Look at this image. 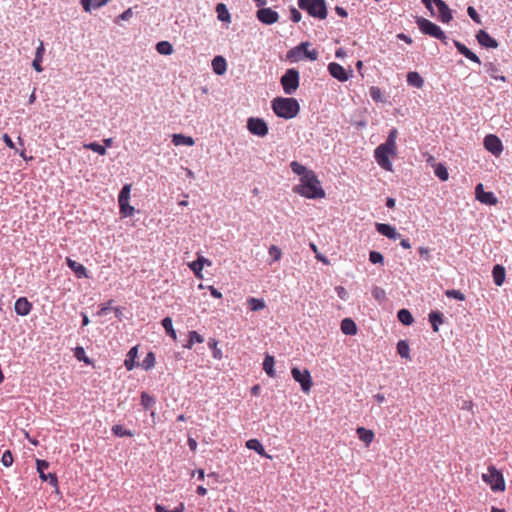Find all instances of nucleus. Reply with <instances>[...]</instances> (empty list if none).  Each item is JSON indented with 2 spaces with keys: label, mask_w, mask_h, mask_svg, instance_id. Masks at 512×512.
Returning <instances> with one entry per match:
<instances>
[{
  "label": "nucleus",
  "mask_w": 512,
  "mask_h": 512,
  "mask_svg": "<svg viewBox=\"0 0 512 512\" xmlns=\"http://www.w3.org/2000/svg\"><path fill=\"white\" fill-rule=\"evenodd\" d=\"M429 321L432 325L433 331L438 332L439 325L443 324V322H444L443 314L439 311H432L429 314Z\"/></svg>",
  "instance_id": "29"
},
{
  "label": "nucleus",
  "mask_w": 512,
  "mask_h": 512,
  "mask_svg": "<svg viewBox=\"0 0 512 512\" xmlns=\"http://www.w3.org/2000/svg\"><path fill=\"white\" fill-rule=\"evenodd\" d=\"M341 331L345 335H355L357 333L356 323L351 318H345L341 321Z\"/></svg>",
  "instance_id": "26"
},
{
  "label": "nucleus",
  "mask_w": 512,
  "mask_h": 512,
  "mask_svg": "<svg viewBox=\"0 0 512 512\" xmlns=\"http://www.w3.org/2000/svg\"><path fill=\"white\" fill-rule=\"evenodd\" d=\"M15 312L20 316L28 315L32 310V303L26 297H20L14 304Z\"/></svg>",
  "instance_id": "17"
},
{
  "label": "nucleus",
  "mask_w": 512,
  "mask_h": 512,
  "mask_svg": "<svg viewBox=\"0 0 512 512\" xmlns=\"http://www.w3.org/2000/svg\"><path fill=\"white\" fill-rule=\"evenodd\" d=\"M162 326L165 329L166 333L173 339L176 340V332L173 328L172 319L170 317H165L162 320Z\"/></svg>",
  "instance_id": "41"
},
{
  "label": "nucleus",
  "mask_w": 512,
  "mask_h": 512,
  "mask_svg": "<svg viewBox=\"0 0 512 512\" xmlns=\"http://www.w3.org/2000/svg\"><path fill=\"white\" fill-rule=\"evenodd\" d=\"M112 430L117 436H125L128 434L127 430L122 425H115L113 426Z\"/></svg>",
  "instance_id": "62"
},
{
  "label": "nucleus",
  "mask_w": 512,
  "mask_h": 512,
  "mask_svg": "<svg viewBox=\"0 0 512 512\" xmlns=\"http://www.w3.org/2000/svg\"><path fill=\"white\" fill-rule=\"evenodd\" d=\"M419 255L426 261L431 259L430 249L424 246L419 247L418 249Z\"/></svg>",
  "instance_id": "60"
},
{
  "label": "nucleus",
  "mask_w": 512,
  "mask_h": 512,
  "mask_svg": "<svg viewBox=\"0 0 512 512\" xmlns=\"http://www.w3.org/2000/svg\"><path fill=\"white\" fill-rule=\"evenodd\" d=\"M272 109L278 117L292 119L298 115L300 106L295 98L277 97L272 101Z\"/></svg>",
  "instance_id": "3"
},
{
  "label": "nucleus",
  "mask_w": 512,
  "mask_h": 512,
  "mask_svg": "<svg viewBox=\"0 0 512 512\" xmlns=\"http://www.w3.org/2000/svg\"><path fill=\"white\" fill-rule=\"evenodd\" d=\"M370 96L374 101H381L382 100V91L379 87L372 86L370 88Z\"/></svg>",
  "instance_id": "54"
},
{
  "label": "nucleus",
  "mask_w": 512,
  "mask_h": 512,
  "mask_svg": "<svg viewBox=\"0 0 512 512\" xmlns=\"http://www.w3.org/2000/svg\"><path fill=\"white\" fill-rule=\"evenodd\" d=\"M256 16L260 22L266 25L274 24L279 19V14L271 8H261L257 11Z\"/></svg>",
  "instance_id": "12"
},
{
  "label": "nucleus",
  "mask_w": 512,
  "mask_h": 512,
  "mask_svg": "<svg viewBox=\"0 0 512 512\" xmlns=\"http://www.w3.org/2000/svg\"><path fill=\"white\" fill-rule=\"evenodd\" d=\"M247 304L251 311H260L266 307V303L263 299L250 297L247 299Z\"/></svg>",
  "instance_id": "36"
},
{
  "label": "nucleus",
  "mask_w": 512,
  "mask_h": 512,
  "mask_svg": "<svg viewBox=\"0 0 512 512\" xmlns=\"http://www.w3.org/2000/svg\"><path fill=\"white\" fill-rule=\"evenodd\" d=\"M44 53H45L44 43H43V41L39 40V46L36 48L35 58L32 62L33 68L35 69V71H37L39 73L43 71V67H42L41 63L43 61Z\"/></svg>",
  "instance_id": "20"
},
{
  "label": "nucleus",
  "mask_w": 512,
  "mask_h": 512,
  "mask_svg": "<svg viewBox=\"0 0 512 512\" xmlns=\"http://www.w3.org/2000/svg\"><path fill=\"white\" fill-rule=\"evenodd\" d=\"M336 292H337V295L342 299V300H346L347 298V291L345 290L344 287L342 286H337L335 288Z\"/></svg>",
  "instance_id": "64"
},
{
  "label": "nucleus",
  "mask_w": 512,
  "mask_h": 512,
  "mask_svg": "<svg viewBox=\"0 0 512 512\" xmlns=\"http://www.w3.org/2000/svg\"><path fill=\"white\" fill-rule=\"evenodd\" d=\"M373 298L379 303H383L386 300V292L379 286H373L371 290Z\"/></svg>",
  "instance_id": "43"
},
{
  "label": "nucleus",
  "mask_w": 512,
  "mask_h": 512,
  "mask_svg": "<svg viewBox=\"0 0 512 512\" xmlns=\"http://www.w3.org/2000/svg\"><path fill=\"white\" fill-rule=\"evenodd\" d=\"M184 509H185L184 503H182V502L172 511L167 510L165 507H163L159 504H157L155 507L156 512H184Z\"/></svg>",
  "instance_id": "53"
},
{
  "label": "nucleus",
  "mask_w": 512,
  "mask_h": 512,
  "mask_svg": "<svg viewBox=\"0 0 512 512\" xmlns=\"http://www.w3.org/2000/svg\"><path fill=\"white\" fill-rule=\"evenodd\" d=\"M137 352H138V346H134L130 349V370H132L136 363L138 362L137 359Z\"/></svg>",
  "instance_id": "56"
},
{
  "label": "nucleus",
  "mask_w": 512,
  "mask_h": 512,
  "mask_svg": "<svg viewBox=\"0 0 512 512\" xmlns=\"http://www.w3.org/2000/svg\"><path fill=\"white\" fill-rule=\"evenodd\" d=\"M290 167L295 174L301 177L300 184L293 188L295 193L308 199H321L325 197V191L321 187V183L314 171L307 169L297 161H292Z\"/></svg>",
  "instance_id": "1"
},
{
  "label": "nucleus",
  "mask_w": 512,
  "mask_h": 512,
  "mask_svg": "<svg viewBox=\"0 0 512 512\" xmlns=\"http://www.w3.org/2000/svg\"><path fill=\"white\" fill-rule=\"evenodd\" d=\"M407 83L410 86H413L416 88H422L424 85V79L418 72L411 71L407 74Z\"/></svg>",
  "instance_id": "28"
},
{
  "label": "nucleus",
  "mask_w": 512,
  "mask_h": 512,
  "mask_svg": "<svg viewBox=\"0 0 512 512\" xmlns=\"http://www.w3.org/2000/svg\"><path fill=\"white\" fill-rule=\"evenodd\" d=\"M212 69L217 75H223L227 70V63L224 57L216 56L212 60Z\"/></svg>",
  "instance_id": "25"
},
{
  "label": "nucleus",
  "mask_w": 512,
  "mask_h": 512,
  "mask_svg": "<svg viewBox=\"0 0 512 512\" xmlns=\"http://www.w3.org/2000/svg\"><path fill=\"white\" fill-rule=\"evenodd\" d=\"M67 266L75 273L77 278H87V269L79 262L66 258Z\"/></svg>",
  "instance_id": "19"
},
{
  "label": "nucleus",
  "mask_w": 512,
  "mask_h": 512,
  "mask_svg": "<svg viewBox=\"0 0 512 512\" xmlns=\"http://www.w3.org/2000/svg\"><path fill=\"white\" fill-rule=\"evenodd\" d=\"M172 143L175 146H180V145L193 146L195 144V141L190 136H185L183 134H174L172 137Z\"/></svg>",
  "instance_id": "30"
},
{
  "label": "nucleus",
  "mask_w": 512,
  "mask_h": 512,
  "mask_svg": "<svg viewBox=\"0 0 512 512\" xmlns=\"http://www.w3.org/2000/svg\"><path fill=\"white\" fill-rule=\"evenodd\" d=\"M478 43L486 48H497L498 42L492 38L485 30H479L476 34Z\"/></svg>",
  "instance_id": "16"
},
{
  "label": "nucleus",
  "mask_w": 512,
  "mask_h": 512,
  "mask_svg": "<svg viewBox=\"0 0 512 512\" xmlns=\"http://www.w3.org/2000/svg\"><path fill=\"white\" fill-rule=\"evenodd\" d=\"M155 404V400L152 396H150L148 393L143 392L141 394V405L145 410L150 409Z\"/></svg>",
  "instance_id": "45"
},
{
  "label": "nucleus",
  "mask_w": 512,
  "mask_h": 512,
  "mask_svg": "<svg viewBox=\"0 0 512 512\" xmlns=\"http://www.w3.org/2000/svg\"><path fill=\"white\" fill-rule=\"evenodd\" d=\"M216 13H217V18L222 21V22H226V23H230L231 22V15L226 7L225 4L223 3H219L217 4L216 6Z\"/></svg>",
  "instance_id": "32"
},
{
  "label": "nucleus",
  "mask_w": 512,
  "mask_h": 512,
  "mask_svg": "<svg viewBox=\"0 0 512 512\" xmlns=\"http://www.w3.org/2000/svg\"><path fill=\"white\" fill-rule=\"evenodd\" d=\"M290 18L293 22L298 23V22H300L302 16H301V13L296 8H292Z\"/></svg>",
  "instance_id": "63"
},
{
  "label": "nucleus",
  "mask_w": 512,
  "mask_h": 512,
  "mask_svg": "<svg viewBox=\"0 0 512 512\" xmlns=\"http://www.w3.org/2000/svg\"><path fill=\"white\" fill-rule=\"evenodd\" d=\"M269 255L272 257L273 261H278L280 260L281 256H282V251L279 247H277L276 245H271L269 247Z\"/></svg>",
  "instance_id": "51"
},
{
  "label": "nucleus",
  "mask_w": 512,
  "mask_h": 512,
  "mask_svg": "<svg viewBox=\"0 0 512 512\" xmlns=\"http://www.w3.org/2000/svg\"><path fill=\"white\" fill-rule=\"evenodd\" d=\"M189 268L194 272L195 276L198 278V279H202L203 278V275H202V270H203V267L200 265V263H198L196 260L189 263L188 264Z\"/></svg>",
  "instance_id": "48"
},
{
  "label": "nucleus",
  "mask_w": 512,
  "mask_h": 512,
  "mask_svg": "<svg viewBox=\"0 0 512 512\" xmlns=\"http://www.w3.org/2000/svg\"><path fill=\"white\" fill-rule=\"evenodd\" d=\"M397 352L402 358L410 359V348L408 342L400 340L397 343Z\"/></svg>",
  "instance_id": "39"
},
{
  "label": "nucleus",
  "mask_w": 512,
  "mask_h": 512,
  "mask_svg": "<svg viewBox=\"0 0 512 512\" xmlns=\"http://www.w3.org/2000/svg\"><path fill=\"white\" fill-rule=\"evenodd\" d=\"M218 342L215 339H210L208 342V346L213 350V357L215 359H221L222 358V352L220 349L217 348Z\"/></svg>",
  "instance_id": "50"
},
{
  "label": "nucleus",
  "mask_w": 512,
  "mask_h": 512,
  "mask_svg": "<svg viewBox=\"0 0 512 512\" xmlns=\"http://www.w3.org/2000/svg\"><path fill=\"white\" fill-rule=\"evenodd\" d=\"M274 357L271 355H266L263 361V370L267 373L270 377H275V370H274Z\"/></svg>",
  "instance_id": "35"
},
{
  "label": "nucleus",
  "mask_w": 512,
  "mask_h": 512,
  "mask_svg": "<svg viewBox=\"0 0 512 512\" xmlns=\"http://www.w3.org/2000/svg\"><path fill=\"white\" fill-rule=\"evenodd\" d=\"M299 79V72L294 68L288 69L281 77L280 82L287 95L293 94L298 89Z\"/></svg>",
  "instance_id": "7"
},
{
  "label": "nucleus",
  "mask_w": 512,
  "mask_h": 512,
  "mask_svg": "<svg viewBox=\"0 0 512 512\" xmlns=\"http://www.w3.org/2000/svg\"><path fill=\"white\" fill-rule=\"evenodd\" d=\"M309 46L308 42H302L297 47L291 49L287 53V57L293 61H298L300 59V54L303 53L304 56L312 61L317 60L318 52L316 50H308Z\"/></svg>",
  "instance_id": "9"
},
{
  "label": "nucleus",
  "mask_w": 512,
  "mask_h": 512,
  "mask_svg": "<svg viewBox=\"0 0 512 512\" xmlns=\"http://www.w3.org/2000/svg\"><path fill=\"white\" fill-rule=\"evenodd\" d=\"M39 477L42 481H46L48 482L50 485H52L53 487H58V479H57V476L56 474L54 473H49V474H46L45 472L42 473V474H39Z\"/></svg>",
  "instance_id": "46"
},
{
  "label": "nucleus",
  "mask_w": 512,
  "mask_h": 512,
  "mask_svg": "<svg viewBox=\"0 0 512 512\" xmlns=\"http://www.w3.org/2000/svg\"><path fill=\"white\" fill-rule=\"evenodd\" d=\"M467 13H468V15L471 17V19L473 21H475L478 24H481V18H480L479 14L477 13V11L475 10L474 7L469 6L467 8Z\"/></svg>",
  "instance_id": "58"
},
{
  "label": "nucleus",
  "mask_w": 512,
  "mask_h": 512,
  "mask_svg": "<svg viewBox=\"0 0 512 512\" xmlns=\"http://www.w3.org/2000/svg\"><path fill=\"white\" fill-rule=\"evenodd\" d=\"M369 260L373 264H377V263H383L384 258H383V255L380 252L371 251L370 254H369Z\"/></svg>",
  "instance_id": "55"
},
{
  "label": "nucleus",
  "mask_w": 512,
  "mask_h": 512,
  "mask_svg": "<svg viewBox=\"0 0 512 512\" xmlns=\"http://www.w3.org/2000/svg\"><path fill=\"white\" fill-rule=\"evenodd\" d=\"M1 462L5 467H10L13 464V455L9 450L3 453Z\"/></svg>",
  "instance_id": "52"
},
{
  "label": "nucleus",
  "mask_w": 512,
  "mask_h": 512,
  "mask_svg": "<svg viewBox=\"0 0 512 512\" xmlns=\"http://www.w3.org/2000/svg\"><path fill=\"white\" fill-rule=\"evenodd\" d=\"M454 44H455V47L457 48L458 52L461 53L462 55H464L467 59H469L470 61L477 63V64L481 63L479 57L474 52H472L470 49H468L463 43H461L459 41H454Z\"/></svg>",
  "instance_id": "21"
},
{
  "label": "nucleus",
  "mask_w": 512,
  "mask_h": 512,
  "mask_svg": "<svg viewBox=\"0 0 512 512\" xmlns=\"http://www.w3.org/2000/svg\"><path fill=\"white\" fill-rule=\"evenodd\" d=\"M156 50L161 55H170L173 53V46L168 41H160L156 44Z\"/></svg>",
  "instance_id": "38"
},
{
  "label": "nucleus",
  "mask_w": 512,
  "mask_h": 512,
  "mask_svg": "<svg viewBox=\"0 0 512 512\" xmlns=\"http://www.w3.org/2000/svg\"><path fill=\"white\" fill-rule=\"evenodd\" d=\"M75 357L79 361H84L85 363H90L89 359L85 356V351L82 347H77L75 350Z\"/></svg>",
  "instance_id": "59"
},
{
  "label": "nucleus",
  "mask_w": 512,
  "mask_h": 512,
  "mask_svg": "<svg viewBox=\"0 0 512 512\" xmlns=\"http://www.w3.org/2000/svg\"><path fill=\"white\" fill-rule=\"evenodd\" d=\"M437 6L439 18L443 23H449L452 20V14L448 5L443 0H432Z\"/></svg>",
  "instance_id": "18"
},
{
  "label": "nucleus",
  "mask_w": 512,
  "mask_h": 512,
  "mask_svg": "<svg viewBox=\"0 0 512 512\" xmlns=\"http://www.w3.org/2000/svg\"><path fill=\"white\" fill-rule=\"evenodd\" d=\"M375 227L378 233L387 237L388 239L397 240L401 237L396 228L390 224L376 223Z\"/></svg>",
  "instance_id": "15"
},
{
  "label": "nucleus",
  "mask_w": 512,
  "mask_h": 512,
  "mask_svg": "<svg viewBox=\"0 0 512 512\" xmlns=\"http://www.w3.org/2000/svg\"><path fill=\"white\" fill-rule=\"evenodd\" d=\"M482 479L485 483L490 485L493 491H504L505 481L503 475L494 466L487 468V473L482 474Z\"/></svg>",
  "instance_id": "5"
},
{
  "label": "nucleus",
  "mask_w": 512,
  "mask_h": 512,
  "mask_svg": "<svg viewBox=\"0 0 512 512\" xmlns=\"http://www.w3.org/2000/svg\"><path fill=\"white\" fill-rule=\"evenodd\" d=\"M109 0H81L83 9L90 12L92 9H97L105 5Z\"/></svg>",
  "instance_id": "33"
},
{
  "label": "nucleus",
  "mask_w": 512,
  "mask_h": 512,
  "mask_svg": "<svg viewBox=\"0 0 512 512\" xmlns=\"http://www.w3.org/2000/svg\"><path fill=\"white\" fill-rule=\"evenodd\" d=\"M397 317L399 321L404 325H411L414 321L412 314L407 309L399 310Z\"/></svg>",
  "instance_id": "40"
},
{
  "label": "nucleus",
  "mask_w": 512,
  "mask_h": 512,
  "mask_svg": "<svg viewBox=\"0 0 512 512\" xmlns=\"http://www.w3.org/2000/svg\"><path fill=\"white\" fill-rule=\"evenodd\" d=\"M155 365V355L153 352H148L142 362H137L135 367H141L144 370H149Z\"/></svg>",
  "instance_id": "34"
},
{
  "label": "nucleus",
  "mask_w": 512,
  "mask_h": 512,
  "mask_svg": "<svg viewBox=\"0 0 512 512\" xmlns=\"http://www.w3.org/2000/svg\"><path fill=\"white\" fill-rule=\"evenodd\" d=\"M246 447L248 449L254 450L256 453L261 455L262 457L271 459V456L266 453L263 445L258 439H250L246 442Z\"/></svg>",
  "instance_id": "24"
},
{
  "label": "nucleus",
  "mask_w": 512,
  "mask_h": 512,
  "mask_svg": "<svg viewBox=\"0 0 512 512\" xmlns=\"http://www.w3.org/2000/svg\"><path fill=\"white\" fill-rule=\"evenodd\" d=\"M417 25L422 33L429 35L431 37H434L436 39H439L442 42L446 43L447 37H446L445 33L435 23H433L430 20L425 19V18H418Z\"/></svg>",
  "instance_id": "6"
},
{
  "label": "nucleus",
  "mask_w": 512,
  "mask_h": 512,
  "mask_svg": "<svg viewBox=\"0 0 512 512\" xmlns=\"http://www.w3.org/2000/svg\"><path fill=\"white\" fill-rule=\"evenodd\" d=\"M248 131L256 136L264 137L268 134L267 123L262 118L250 117L247 120Z\"/></svg>",
  "instance_id": "10"
},
{
  "label": "nucleus",
  "mask_w": 512,
  "mask_h": 512,
  "mask_svg": "<svg viewBox=\"0 0 512 512\" xmlns=\"http://www.w3.org/2000/svg\"><path fill=\"white\" fill-rule=\"evenodd\" d=\"M36 468L39 474L44 473L46 469L49 468V462L46 460L37 459L36 460Z\"/></svg>",
  "instance_id": "57"
},
{
  "label": "nucleus",
  "mask_w": 512,
  "mask_h": 512,
  "mask_svg": "<svg viewBox=\"0 0 512 512\" xmlns=\"http://www.w3.org/2000/svg\"><path fill=\"white\" fill-rule=\"evenodd\" d=\"M356 433L366 447H368L373 442L375 437V434L372 430L366 429L364 427H358L356 429Z\"/></svg>",
  "instance_id": "22"
},
{
  "label": "nucleus",
  "mask_w": 512,
  "mask_h": 512,
  "mask_svg": "<svg viewBox=\"0 0 512 512\" xmlns=\"http://www.w3.org/2000/svg\"><path fill=\"white\" fill-rule=\"evenodd\" d=\"M484 147L496 156H498L503 150L501 140L493 134H489L484 138Z\"/></svg>",
  "instance_id": "13"
},
{
  "label": "nucleus",
  "mask_w": 512,
  "mask_h": 512,
  "mask_svg": "<svg viewBox=\"0 0 512 512\" xmlns=\"http://www.w3.org/2000/svg\"><path fill=\"white\" fill-rule=\"evenodd\" d=\"M398 131L396 128L390 130L387 139L384 143L380 144L374 150V157L378 165L386 170L392 171V162L390 157L394 158L397 155V144L396 139Z\"/></svg>",
  "instance_id": "2"
},
{
  "label": "nucleus",
  "mask_w": 512,
  "mask_h": 512,
  "mask_svg": "<svg viewBox=\"0 0 512 512\" xmlns=\"http://www.w3.org/2000/svg\"><path fill=\"white\" fill-rule=\"evenodd\" d=\"M435 175L442 181L448 180L449 174L447 168L443 164H438L435 168Z\"/></svg>",
  "instance_id": "47"
},
{
  "label": "nucleus",
  "mask_w": 512,
  "mask_h": 512,
  "mask_svg": "<svg viewBox=\"0 0 512 512\" xmlns=\"http://www.w3.org/2000/svg\"><path fill=\"white\" fill-rule=\"evenodd\" d=\"M83 147L85 149H88V150H92L93 152H96L100 155H105L106 154V148L102 145H100L99 143H96V142H91V143H87V144H84Z\"/></svg>",
  "instance_id": "44"
},
{
  "label": "nucleus",
  "mask_w": 512,
  "mask_h": 512,
  "mask_svg": "<svg viewBox=\"0 0 512 512\" xmlns=\"http://www.w3.org/2000/svg\"><path fill=\"white\" fill-rule=\"evenodd\" d=\"M445 295L448 298H453V299H456V300H459V301H464L465 300V295L461 291H459V290H455V289L447 290L445 292Z\"/></svg>",
  "instance_id": "49"
},
{
  "label": "nucleus",
  "mask_w": 512,
  "mask_h": 512,
  "mask_svg": "<svg viewBox=\"0 0 512 512\" xmlns=\"http://www.w3.org/2000/svg\"><path fill=\"white\" fill-rule=\"evenodd\" d=\"M291 375L293 379L298 382L301 386V389L304 393H309L312 386L313 381L308 369L300 370L297 367H293L291 369Z\"/></svg>",
  "instance_id": "8"
},
{
  "label": "nucleus",
  "mask_w": 512,
  "mask_h": 512,
  "mask_svg": "<svg viewBox=\"0 0 512 512\" xmlns=\"http://www.w3.org/2000/svg\"><path fill=\"white\" fill-rule=\"evenodd\" d=\"M120 212L123 216L128 215V184H125L119 194Z\"/></svg>",
  "instance_id": "23"
},
{
  "label": "nucleus",
  "mask_w": 512,
  "mask_h": 512,
  "mask_svg": "<svg viewBox=\"0 0 512 512\" xmlns=\"http://www.w3.org/2000/svg\"><path fill=\"white\" fill-rule=\"evenodd\" d=\"M486 72L495 80L505 82L506 77L499 74V69L493 63L485 64Z\"/></svg>",
  "instance_id": "37"
},
{
  "label": "nucleus",
  "mask_w": 512,
  "mask_h": 512,
  "mask_svg": "<svg viewBox=\"0 0 512 512\" xmlns=\"http://www.w3.org/2000/svg\"><path fill=\"white\" fill-rule=\"evenodd\" d=\"M204 338L196 331L189 332V340L184 346L187 349H191L195 343H202Z\"/></svg>",
  "instance_id": "42"
},
{
  "label": "nucleus",
  "mask_w": 512,
  "mask_h": 512,
  "mask_svg": "<svg viewBox=\"0 0 512 512\" xmlns=\"http://www.w3.org/2000/svg\"><path fill=\"white\" fill-rule=\"evenodd\" d=\"M328 71L332 77L340 82H345L349 79V73L339 63L332 62L328 65Z\"/></svg>",
  "instance_id": "14"
},
{
  "label": "nucleus",
  "mask_w": 512,
  "mask_h": 512,
  "mask_svg": "<svg viewBox=\"0 0 512 512\" xmlns=\"http://www.w3.org/2000/svg\"><path fill=\"white\" fill-rule=\"evenodd\" d=\"M493 281L495 285L501 286L505 281L506 271L505 268L499 264L493 267L492 271Z\"/></svg>",
  "instance_id": "27"
},
{
  "label": "nucleus",
  "mask_w": 512,
  "mask_h": 512,
  "mask_svg": "<svg viewBox=\"0 0 512 512\" xmlns=\"http://www.w3.org/2000/svg\"><path fill=\"white\" fill-rule=\"evenodd\" d=\"M300 9L305 10L312 17L321 20L327 17V7L325 0H298Z\"/></svg>",
  "instance_id": "4"
},
{
  "label": "nucleus",
  "mask_w": 512,
  "mask_h": 512,
  "mask_svg": "<svg viewBox=\"0 0 512 512\" xmlns=\"http://www.w3.org/2000/svg\"><path fill=\"white\" fill-rule=\"evenodd\" d=\"M310 248L315 252L316 258L319 261L323 262L324 264H329V261L327 260V258L325 256H322L321 254H319L317 246L314 243H310Z\"/></svg>",
  "instance_id": "61"
},
{
  "label": "nucleus",
  "mask_w": 512,
  "mask_h": 512,
  "mask_svg": "<svg viewBox=\"0 0 512 512\" xmlns=\"http://www.w3.org/2000/svg\"><path fill=\"white\" fill-rule=\"evenodd\" d=\"M476 199L486 205H496L498 203L497 198L492 192H485L482 183L477 184L475 188Z\"/></svg>",
  "instance_id": "11"
},
{
  "label": "nucleus",
  "mask_w": 512,
  "mask_h": 512,
  "mask_svg": "<svg viewBox=\"0 0 512 512\" xmlns=\"http://www.w3.org/2000/svg\"><path fill=\"white\" fill-rule=\"evenodd\" d=\"M112 302L113 301H109L105 306H103L98 311V316H106L108 313L113 312L116 318H121L123 316V312L119 308L113 307Z\"/></svg>",
  "instance_id": "31"
}]
</instances>
